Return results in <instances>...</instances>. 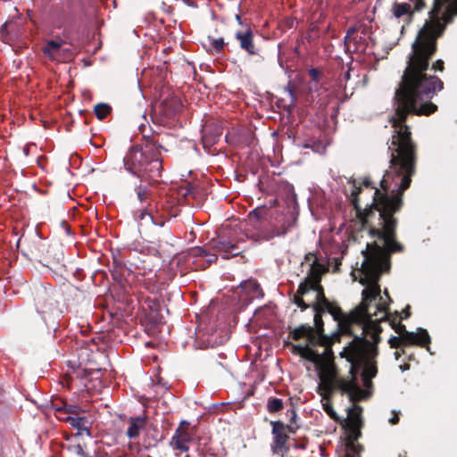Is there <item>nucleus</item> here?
Wrapping results in <instances>:
<instances>
[{
  "instance_id": "338daca9",
  "label": "nucleus",
  "mask_w": 457,
  "mask_h": 457,
  "mask_svg": "<svg viewBox=\"0 0 457 457\" xmlns=\"http://www.w3.org/2000/svg\"><path fill=\"white\" fill-rule=\"evenodd\" d=\"M384 294H385V295H386L390 299L387 289L384 290Z\"/></svg>"
},
{
  "instance_id": "a878e982",
  "label": "nucleus",
  "mask_w": 457,
  "mask_h": 457,
  "mask_svg": "<svg viewBox=\"0 0 457 457\" xmlns=\"http://www.w3.org/2000/svg\"><path fill=\"white\" fill-rule=\"evenodd\" d=\"M393 15L399 19L404 15H407L408 22H411L413 19V12L411 6L408 3H397L395 2L392 6Z\"/></svg>"
},
{
  "instance_id": "bb28decb",
  "label": "nucleus",
  "mask_w": 457,
  "mask_h": 457,
  "mask_svg": "<svg viewBox=\"0 0 457 457\" xmlns=\"http://www.w3.org/2000/svg\"><path fill=\"white\" fill-rule=\"evenodd\" d=\"M296 223L297 217L292 215L291 217L286 219L280 227L275 228L269 238H272L274 237H283L287 235L293 228L296 226Z\"/></svg>"
},
{
  "instance_id": "79ce46f5",
  "label": "nucleus",
  "mask_w": 457,
  "mask_h": 457,
  "mask_svg": "<svg viewBox=\"0 0 457 457\" xmlns=\"http://www.w3.org/2000/svg\"><path fill=\"white\" fill-rule=\"evenodd\" d=\"M303 354L304 355L302 356L303 358L312 361H316L318 359H320V355L314 350L310 348L309 345H308V352L303 353Z\"/></svg>"
},
{
  "instance_id": "0eeeda50",
  "label": "nucleus",
  "mask_w": 457,
  "mask_h": 457,
  "mask_svg": "<svg viewBox=\"0 0 457 457\" xmlns=\"http://www.w3.org/2000/svg\"><path fill=\"white\" fill-rule=\"evenodd\" d=\"M320 385L319 388L321 392L320 394L323 398L329 399L336 389L345 394L353 386V383L345 382V378L337 376V370L333 364H325L321 366L319 373Z\"/></svg>"
},
{
  "instance_id": "20e7f679",
  "label": "nucleus",
  "mask_w": 457,
  "mask_h": 457,
  "mask_svg": "<svg viewBox=\"0 0 457 457\" xmlns=\"http://www.w3.org/2000/svg\"><path fill=\"white\" fill-rule=\"evenodd\" d=\"M165 137L167 135H144L142 142L130 146L123 157L125 170L142 182H156L162 170L161 149L167 151Z\"/></svg>"
},
{
  "instance_id": "72a5a7b5",
  "label": "nucleus",
  "mask_w": 457,
  "mask_h": 457,
  "mask_svg": "<svg viewBox=\"0 0 457 457\" xmlns=\"http://www.w3.org/2000/svg\"><path fill=\"white\" fill-rule=\"evenodd\" d=\"M207 40L209 42L210 51H212L216 54H220L223 51L226 45L223 37L215 38L213 37L208 36Z\"/></svg>"
},
{
  "instance_id": "473e14b6",
  "label": "nucleus",
  "mask_w": 457,
  "mask_h": 457,
  "mask_svg": "<svg viewBox=\"0 0 457 457\" xmlns=\"http://www.w3.org/2000/svg\"><path fill=\"white\" fill-rule=\"evenodd\" d=\"M82 411L81 408L76 404H69L62 402V407H56V412L59 414L79 415Z\"/></svg>"
},
{
  "instance_id": "c03bdc74",
  "label": "nucleus",
  "mask_w": 457,
  "mask_h": 457,
  "mask_svg": "<svg viewBox=\"0 0 457 457\" xmlns=\"http://www.w3.org/2000/svg\"><path fill=\"white\" fill-rule=\"evenodd\" d=\"M323 409L329 415L330 418L337 420V413L334 411V408L330 402L328 401L325 403H323Z\"/></svg>"
},
{
  "instance_id": "4468645a",
  "label": "nucleus",
  "mask_w": 457,
  "mask_h": 457,
  "mask_svg": "<svg viewBox=\"0 0 457 457\" xmlns=\"http://www.w3.org/2000/svg\"><path fill=\"white\" fill-rule=\"evenodd\" d=\"M181 107L182 104L179 98L167 97L154 106V113L161 117L160 122L165 124L178 114Z\"/></svg>"
},
{
  "instance_id": "13d9d810",
  "label": "nucleus",
  "mask_w": 457,
  "mask_h": 457,
  "mask_svg": "<svg viewBox=\"0 0 457 457\" xmlns=\"http://www.w3.org/2000/svg\"><path fill=\"white\" fill-rule=\"evenodd\" d=\"M355 31H356V29L352 27V28L348 29L346 34L351 37V35H353Z\"/></svg>"
},
{
  "instance_id": "f3484780",
  "label": "nucleus",
  "mask_w": 457,
  "mask_h": 457,
  "mask_svg": "<svg viewBox=\"0 0 457 457\" xmlns=\"http://www.w3.org/2000/svg\"><path fill=\"white\" fill-rule=\"evenodd\" d=\"M112 279L119 285H123L126 276L130 273L120 253L112 254V262L110 268Z\"/></svg>"
},
{
  "instance_id": "393cba45",
  "label": "nucleus",
  "mask_w": 457,
  "mask_h": 457,
  "mask_svg": "<svg viewBox=\"0 0 457 457\" xmlns=\"http://www.w3.org/2000/svg\"><path fill=\"white\" fill-rule=\"evenodd\" d=\"M254 139H255L254 135L253 134V132L250 129L242 130L237 135V139H234V136H230L229 134H228L226 136V140L230 144L237 143V144H240V145H245L248 146H251L253 144Z\"/></svg>"
},
{
  "instance_id": "4be33fe9",
  "label": "nucleus",
  "mask_w": 457,
  "mask_h": 457,
  "mask_svg": "<svg viewBox=\"0 0 457 457\" xmlns=\"http://www.w3.org/2000/svg\"><path fill=\"white\" fill-rule=\"evenodd\" d=\"M312 308L314 311L313 328H314L315 336L319 337V340H323L324 342H326V345H328L329 342V338L328 337H326L324 334V322L322 320V314L325 312H328V311H327V309H324V308H318V307H312Z\"/></svg>"
},
{
  "instance_id": "9b49d317",
  "label": "nucleus",
  "mask_w": 457,
  "mask_h": 457,
  "mask_svg": "<svg viewBox=\"0 0 457 457\" xmlns=\"http://www.w3.org/2000/svg\"><path fill=\"white\" fill-rule=\"evenodd\" d=\"M272 426L273 445L274 453H286L289 450L287 445L289 440L288 434H295L299 428V426L286 425L281 420L270 421Z\"/></svg>"
},
{
  "instance_id": "5701e85b",
  "label": "nucleus",
  "mask_w": 457,
  "mask_h": 457,
  "mask_svg": "<svg viewBox=\"0 0 457 457\" xmlns=\"http://www.w3.org/2000/svg\"><path fill=\"white\" fill-rule=\"evenodd\" d=\"M63 421L68 422L72 428H76L78 432L75 436H82L83 433H86L87 436H90V428L88 427V421L86 417L76 416H67L66 418H62Z\"/></svg>"
},
{
  "instance_id": "39448f33",
  "label": "nucleus",
  "mask_w": 457,
  "mask_h": 457,
  "mask_svg": "<svg viewBox=\"0 0 457 457\" xmlns=\"http://www.w3.org/2000/svg\"><path fill=\"white\" fill-rule=\"evenodd\" d=\"M372 305H367V312L360 321H353L352 334L353 338L347 345L354 355L363 361H375L378 355V345L381 341L382 328L379 323L388 316V305L378 303L371 311Z\"/></svg>"
},
{
  "instance_id": "3c124183",
  "label": "nucleus",
  "mask_w": 457,
  "mask_h": 457,
  "mask_svg": "<svg viewBox=\"0 0 457 457\" xmlns=\"http://www.w3.org/2000/svg\"><path fill=\"white\" fill-rule=\"evenodd\" d=\"M403 316L401 319H408L411 316V307L407 305L405 309L403 311Z\"/></svg>"
},
{
  "instance_id": "8fccbe9b",
  "label": "nucleus",
  "mask_w": 457,
  "mask_h": 457,
  "mask_svg": "<svg viewBox=\"0 0 457 457\" xmlns=\"http://www.w3.org/2000/svg\"><path fill=\"white\" fill-rule=\"evenodd\" d=\"M75 452L77 454L81 455L82 457H91L88 453H86L83 450V447L80 445H77L75 446Z\"/></svg>"
},
{
  "instance_id": "f03ea898",
  "label": "nucleus",
  "mask_w": 457,
  "mask_h": 457,
  "mask_svg": "<svg viewBox=\"0 0 457 457\" xmlns=\"http://www.w3.org/2000/svg\"><path fill=\"white\" fill-rule=\"evenodd\" d=\"M450 0H434V5L428 12V19L411 44L406 67L395 93L400 98L403 112L407 103L420 106L431 102L436 93L444 88V82L438 77L427 76L426 71L429 67V61L437 52L438 38L444 35L447 25L457 15V6H449L441 15L442 8Z\"/></svg>"
},
{
  "instance_id": "a19ab883",
  "label": "nucleus",
  "mask_w": 457,
  "mask_h": 457,
  "mask_svg": "<svg viewBox=\"0 0 457 457\" xmlns=\"http://www.w3.org/2000/svg\"><path fill=\"white\" fill-rule=\"evenodd\" d=\"M431 62V60L429 61V62ZM444 70H445V62L443 60L438 59L436 62H434L431 66L429 65L428 69L426 71V75L429 76V77H436V75L428 74V71H443Z\"/></svg>"
},
{
  "instance_id": "b1692460",
  "label": "nucleus",
  "mask_w": 457,
  "mask_h": 457,
  "mask_svg": "<svg viewBox=\"0 0 457 457\" xmlns=\"http://www.w3.org/2000/svg\"><path fill=\"white\" fill-rule=\"evenodd\" d=\"M147 422V417L145 415L144 416H137V417H131L129 420V426L126 431V436L130 438H137L141 429H143Z\"/></svg>"
},
{
  "instance_id": "e433bc0d",
  "label": "nucleus",
  "mask_w": 457,
  "mask_h": 457,
  "mask_svg": "<svg viewBox=\"0 0 457 457\" xmlns=\"http://www.w3.org/2000/svg\"><path fill=\"white\" fill-rule=\"evenodd\" d=\"M364 366L361 377H368V378H373L377 376L378 368L376 361H364L362 363Z\"/></svg>"
},
{
  "instance_id": "e2e57ef3",
  "label": "nucleus",
  "mask_w": 457,
  "mask_h": 457,
  "mask_svg": "<svg viewBox=\"0 0 457 457\" xmlns=\"http://www.w3.org/2000/svg\"><path fill=\"white\" fill-rule=\"evenodd\" d=\"M236 20L238 21V23H239L240 25H243V22H242V20H241L240 15L237 14V15H236Z\"/></svg>"
},
{
  "instance_id": "680f3d73",
  "label": "nucleus",
  "mask_w": 457,
  "mask_h": 457,
  "mask_svg": "<svg viewBox=\"0 0 457 457\" xmlns=\"http://www.w3.org/2000/svg\"><path fill=\"white\" fill-rule=\"evenodd\" d=\"M62 227H64L65 229L67 230V232L70 233V227L67 225V223L65 221H62Z\"/></svg>"
},
{
  "instance_id": "c756f323",
  "label": "nucleus",
  "mask_w": 457,
  "mask_h": 457,
  "mask_svg": "<svg viewBox=\"0 0 457 457\" xmlns=\"http://www.w3.org/2000/svg\"><path fill=\"white\" fill-rule=\"evenodd\" d=\"M242 287L248 291L251 297H263L264 294L261 285L256 279H248L241 284Z\"/></svg>"
},
{
  "instance_id": "f8f14e48",
  "label": "nucleus",
  "mask_w": 457,
  "mask_h": 457,
  "mask_svg": "<svg viewBox=\"0 0 457 457\" xmlns=\"http://www.w3.org/2000/svg\"><path fill=\"white\" fill-rule=\"evenodd\" d=\"M136 219L138 223V231L141 237L153 243L154 239L158 237L156 227L162 228L164 225L163 221H155L150 212H148L146 207H143L141 210L137 212Z\"/></svg>"
},
{
  "instance_id": "5fc2aeb1",
  "label": "nucleus",
  "mask_w": 457,
  "mask_h": 457,
  "mask_svg": "<svg viewBox=\"0 0 457 457\" xmlns=\"http://www.w3.org/2000/svg\"><path fill=\"white\" fill-rule=\"evenodd\" d=\"M7 26H8V23L5 22L4 24L2 25L1 27V36L2 37L4 38V35L6 33V29H7Z\"/></svg>"
},
{
  "instance_id": "603ef678",
  "label": "nucleus",
  "mask_w": 457,
  "mask_h": 457,
  "mask_svg": "<svg viewBox=\"0 0 457 457\" xmlns=\"http://www.w3.org/2000/svg\"><path fill=\"white\" fill-rule=\"evenodd\" d=\"M361 378H362L363 385L365 387H370L372 386V381H371L372 378H368V377H361Z\"/></svg>"
},
{
  "instance_id": "ea45409f",
  "label": "nucleus",
  "mask_w": 457,
  "mask_h": 457,
  "mask_svg": "<svg viewBox=\"0 0 457 457\" xmlns=\"http://www.w3.org/2000/svg\"><path fill=\"white\" fill-rule=\"evenodd\" d=\"M390 325L395 332L399 336H404L406 332H409L406 329L405 325H403L401 321H395V318L390 320Z\"/></svg>"
},
{
  "instance_id": "37998d69",
  "label": "nucleus",
  "mask_w": 457,
  "mask_h": 457,
  "mask_svg": "<svg viewBox=\"0 0 457 457\" xmlns=\"http://www.w3.org/2000/svg\"><path fill=\"white\" fill-rule=\"evenodd\" d=\"M411 2H413L414 6L411 11L414 12H421L426 6H427V0H410Z\"/></svg>"
},
{
  "instance_id": "4d7b16f0",
  "label": "nucleus",
  "mask_w": 457,
  "mask_h": 457,
  "mask_svg": "<svg viewBox=\"0 0 457 457\" xmlns=\"http://www.w3.org/2000/svg\"><path fill=\"white\" fill-rule=\"evenodd\" d=\"M149 449L147 448L146 450L145 451H142L140 453H139V457H152L149 453H148Z\"/></svg>"
},
{
  "instance_id": "423d86ee",
  "label": "nucleus",
  "mask_w": 457,
  "mask_h": 457,
  "mask_svg": "<svg viewBox=\"0 0 457 457\" xmlns=\"http://www.w3.org/2000/svg\"><path fill=\"white\" fill-rule=\"evenodd\" d=\"M361 412V406L356 404L347 410V419L345 420V425L346 432L345 451H347L348 455L353 454L354 453H358V452L364 450L363 445L357 443L362 435L361 428L363 427V420Z\"/></svg>"
},
{
  "instance_id": "dca6fc26",
  "label": "nucleus",
  "mask_w": 457,
  "mask_h": 457,
  "mask_svg": "<svg viewBox=\"0 0 457 457\" xmlns=\"http://www.w3.org/2000/svg\"><path fill=\"white\" fill-rule=\"evenodd\" d=\"M289 334L290 337L295 341H298L305 337L310 345H326V342L319 340V337L315 336L313 327L308 324H302L297 328H295L289 332Z\"/></svg>"
},
{
  "instance_id": "412c9836",
  "label": "nucleus",
  "mask_w": 457,
  "mask_h": 457,
  "mask_svg": "<svg viewBox=\"0 0 457 457\" xmlns=\"http://www.w3.org/2000/svg\"><path fill=\"white\" fill-rule=\"evenodd\" d=\"M328 270L327 267L320 262L319 260H314L311 263V268L307 273L306 278L301 283L312 284L321 281L322 275Z\"/></svg>"
},
{
  "instance_id": "2f4dec72",
  "label": "nucleus",
  "mask_w": 457,
  "mask_h": 457,
  "mask_svg": "<svg viewBox=\"0 0 457 457\" xmlns=\"http://www.w3.org/2000/svg\"><path fill=\"white\" fill-rule=\"evenodd\" d=\"M61 46H62V43L54 41V40H50L43 47V52L46 55H47L51 59H56Z\"/></svg>"
},
{
  "instance_id": "052dcab7",
  "label": "nucleus",
  "mask_w": 457,
  "mask_h": 457,
  "mask_svg": "<svg viewBox=\"0 0 457 457\" xmlns=\"http://www.w3.org/2000/svg\"><path fill=\"white\" fill-rule=\"evenodd\" d=\"M350 37H350L349 35H347V34L345 35V38H344V41H345V46H347V43H348V41L350 40Z\"/></svg>"
},
{
  "instance_id": "7ed1b4c3",
  "label": "nucleus",
  "mask_w": 457,
  "mask_h": 457,
  "mask_svg": "<svg viewBox=\"0 0 457 457\" xmlns=\"http://www.w3.org/2000/svg\"><path fill=\"white\" fill-rule=\"evenodd\" d=\"M364 260L359 272L361 277L359 282L366 286L362 290V301L357 308L349 314H345L340 306L335 302H330L325 295L324 288L320 282L306 285L307 293L311 290L316 293L315 302L312 307L327 309L335 321L337 323L338 330L342 334H352L353 321H360L367 312V305L373 301L382 300L381 289L378 281L383 273L388 272L391 268V259L388 253L382 250V246L377 242L369 243L366 248L361 251Z\"/></svg>"
},
{
  "instance_id": "774afa93",
  "label": "nucleus",
  "mask_w": 457,
  "mask_h": 457,
  "mask_svg": "<svg viewBox=\"0 0 457 457\" xmlns=\"http://www.w3.org/2000/svg\"><path fill=\"white\" fill-rule=\"evenodd\" d=\"M56 407H62V404L54 403V408L56 409Z\"/></svg>"
},
{
  "instance_id": "a18cd8bd",
  "label": "nucleus",
  "mask_w": 457,
  "mask_h": 457,
  "mask_svg": "<svg viewBox=\"0 0 457 457\" xmlns=\"http://www.w3.org/2000/svg\"><path fill=\"white\" fill-rule=\"evenodd\" d=\"M293 348H294V352L300 354L301 357L303 355H304L303 353L308 352V345H293Z\"/></svg>"
},
{
  "instance_id": "de8ad7c7",
  "label": "nucleus",
  "mask_w": 457,
  "mask_h": 457,
  "mask_svg": "<svg viewBox=\"0 0 457 457\" xmlns=\"http://www.w3.org/2000/svg\"><path fill=\"white\" fill-rule=\"evenodd\" d=\"M287 412H290V414H288L289 415V422H290L289 425L297 426L295 424V420L297 418L296 411L294 409H291L290 411H287Z\"/></svg>"
},
{
  "instance_id": "864d4df0",
  "label": "nucleus",
  "mask_w": 457,
  "mask_h": 457,
  "mask_svg": "<svg viewBox=\"0 0 457 457\" xmlns=\"http://www.w3.org/2000/svg\"><path fill=\"white\" fill-rule=\"evenodd\" d=\"M389 422L392 424V425H396L398 422H399V417L398 415L395 413L394 414V416L389 420Z\"/></svg>"
},
{
  "instance_id": "09e8293b",
  "label": "nucleus",
  "mask_w": 457,
  "mask_h": 457,
  "mask_svg": "<svg viewBox=\"0 0 457 457\" xmlns=\"http://www.w3.org/2000/svg\"><path fill=\"white\" fill-rule=\"evenodd\" d=\"M314 260H319L316 253H312V252H309L308 253L305 254L304 256V261L305 262H311L312 263V262Z\"/></svg>"
},
{
  "instance_id": "69168bd1",
  "label": "nucleus",
  "mask_w": 457,
  "mask_h": 457,
  "mask_svg": "<svg viewBox=\"0 0 457 457\" xmlns=\"http://www.w3.org/2000/svg\"><path fill=\"white\" fill-rule=\"evenodd\" d=\"M295 21L293 20L288 21V27L292 28L294 26Z\"/></svg>"
},
{
  "instance_id": "7c9ffc66",
  "label": "nucleus",
  "mask_w": 457,
  "mask_h": 457,
  "mask_svg": "<svg viewBox=\"0 0 457 457\" xmlns=\"http://www.w3.org/2000/svg\"><path fill=\"white\" fill-rule=\"evenodd\" d=\"M307 294L306 285L303 283H300L295 295H294V303L301 308L302 311H304L308 308H312V303H306L303 300V296Z\"/></svg>"
},
{
  "instance_id": "0e129e2a",
  "label": "nucleus",
  "mask_w": 457,
  "mask_h": 457,
  "mask_svg": "<svg viewBox=\"0 0 457 457\" xmlns=\"http://www.w3.org/2000/svg\"><path fill=\"white\" fill-rule=\"evenodd\" d=\"M59 415H60V416H58V418H59L60 420H62V418H66L67 416H71L70 414H63V415H62V414H59Z\"/></svg>"
},
{
  "instance_id": "1a4fd4ad",
  "label": "nucleus",
  "mask_w": 457,
  "mask_h": 457,
  "mask_svg": "<svg viewBox=\"0 0 457 457\" xmlns=\"http://www.w3.org/2000/svg\"><path fill=\"white\" fill-rule=\"evenodd\" d=\"M345 353H346L347 361L351 363L349 370L350 378H345V382L350 384L353 383V386L349 390L345 391V394H348L350 401L355 403L361 400L365 394L364 390L358 386L357 382L358 374L364 361L362 360H359L354 355V353L349 350L348 346L345 347Z\"/></svg>"
},
{
  "instance_id": "f704fd0d",
  "label": "nucleus",
  "mask_w": 457,
  "mask_h": 457,
  "mask_svg": "<svg viewBox=\"0 0 457 457\" xmlns=\"http://www.w3.org/2000/svg\"><path fill=\"white\" fill-rule=\"evenodd\" d=\"M112 112V107L105 103H99L95 105L94 112L98 120L105 119Z\"/></svg>"
},
{
  "instance_id": "cd10ccee",
  "label": "nucleus",
  "mask_w": 457,
  "mask_h": 457,
  "mask_svg": "<svg viewBox=\"0 0 457 457\" xmlns=\"http://www.w3.org/2000/svg\"><path fill=\"white\" fill-rule=\"evenodd\" d=\"M308 75L311 78V81L309 83L310 90L318 91L324 79V73L322 70L320 68H312L309 70Z\"/></svg>"
},
{
  "instance_id": "9d476101",
  "label": "nucleus",
  "mask_w": 457,
  "mask_h": 457,
  "mask_svg": "<svg viewBox=\"0 0 457 457\" xmlns=\"http://www.w3.org/2000/svg\"><path fill=\"white\" fill-rule=\"evenodd\" d=\"M431 338L425 328H419L417 332H406L404 336H393L389 338L388 344L391 348L398 349L402 345H419L429 351Z\"/></svg>"
},
{
  "instance_id": "6e6d98bb",
  "label": "nucleus",
  "mask_w": 457,
  "mask_h": 457,
  "mask_svg": "<svg viewBox=\"0 0 457 457\" xmlns=\"http://www.w3.org/2000/svg\"><path fill=\"white\" fill-rule=\"evenodd\" d=\"M404 353H405L404 350L401 349V351H398V350L395 351L394 355H395V359L398 360L402 356V354H404Z\"/></svg>"
},
{
  "instance_id": "58836bf2",
  "label": "nucleus",
  "mask_w": 457,
  "mask_h": 457,
  "mask_svg": "<svg viewBox=\"0 0 457 457\" xmlns=\"http://www.w3.org/2000/svg\"><path fill=\"white\" fill-rule=\"evenodd\" d=\"M354 189L352 191V204L358 213H361V208L359 204V195L361 193V187H356L353 180Z\"/></svg>"
},
{
  "instance_id": "aec40b11",
  "label": "nucleus",
  "mask_w": 457,
  "mask_h": 457,
  "mask_svg": "<svg viewBox=\"0 0 457 457\" xmlns=\"http://www.w3.org/2000/svg\"><path fill=\"white\" fill-rule=\"evenodd\" d=\"M191 254L196 258L197 268L204 270L218 259L217 253H210L202 247H196L192 250Z\"/></svg>"
},
{
  "instance_id": "c85d7f7f",
  "label": "nucleus",
  "mask_w": 457,
  "mask_h": 457,
  "mask_svg": "<svg viewBox=\"0 0 457 457\" xmlns=\"http://www.w3.org/2000/svg\"><path fill=\"white\" fill-rule=\"evenodd\" d=\"M154 182L148 184L147 182H142L141 180H139V184L135 187L137 197L140 203L145 204L150 200L152 195L150 186Z\"/></svg>"
},
{
  "instance_id": "49530a36",
  "label": "nucleus",
  "mask_w": 457,
  "mask_h": 457,
  "mask_svg": "<svg viewBox=\"0 0 457 457\" xmlns=\"http://www.w3.org/2000/svg\"><path fill=\"white\" fill-rule=\"evenodd\" d=\"M263 212H265L264 208H256L253 211H252L249 215L259 220L262 217Z\"/></svg>"
},
{
  "instance_id": "2eb2a0df",
  "label": "nucleus",
  "mask_w": 457,
  "mask_h": 457,
  "mask_svg": "<svg viewBox=\"0 0 457 457\" xmlns=\"http://www.w3.org/2000/svg\"><path fill=\"white\" fill-rule=\"evenodd\" d=\"M189 423L181 421L179 426L175 430V433L170 440V446L173 449L180 450L181 452H188L189 447L187 444L191 441L192 437L188 433Z\"/></svg>"
},
{
  "instance_id": "6ab92c4d",
  "label": "nucleus",
  "mask_w": 457,
  "mask_h": 457,
  "mask_svg": "<svg viewBox=\"0 0 457 457\" xmlns=\"http://www.w3.org/2000/svg\"><path fill=\"white\" fill-rule=\"evenodd\" d=\"M211 248L219 253L223 259H228L240 253V250L237 244L227 239L212 240Z\"/></svg>"
},
{
  "instance_id": "bf43d9fd",
  "label": "nucleus",
  "mask_w": 457,
  "mask_h": 457,
  "mask_svg": "<svg viewBox=\"0 0 457 457\" xmlns=\"http://www.w3.org/2000/svg\"><path fill=\"white\" fill-rule=\"evenodd\" d=\"M350 70H348L345 74H344V78L345 80H348L350 79Z\"/></svg>"
},
{
  "instance_id": "6e6552de",
  "label": "nucleus",
  "mask_w": 457,
  "mask_h": 457,
  "mask_svg": "<svg viewBox=\"0 0 457 457\" xmlns=\"http://www.w3.org/2000/svg\"><path fill=\"white\" fill-rule=\"evenodd\" d=\"M33 301L37 313L46 322V315L58 316V301L55 297L54 291L44 286L34 288Z\"/></svg>"
},
{
  "instance_id": "ddd939ff",
  "label": "nucleus",
  "mask_w": 457,
  "mask_h": 457,
  "mask_svg": "<svg viewBox=\"0 0 457 457\" xmlns=\"http://www.w3.org/2000/svg\"><path fill=\"white\" fill-rule=\"evenodd\" d=\"M235 37L239 44L241 50L245 51L249 56H258L263 60L262 48L254 42V33L249 24H245L242 29L235 33Z\"/></svg>"
},
{
  "instance_id": "a211bd4d",
  "label": "nucleus",
  "mask_w": 457,
  "mask_h": 457,
  "mask_svg": "<svg viewBox=\"0 0 457 457\" xmlns=\"http://www.w3.org/2000/svg\"><path fill=\"white\" fill-rule=\"evenodd\" d=\"M222 134V129L214 122H207L202 129V144L204 148H211L220 139Z\"/></svg>"
},
{
  "instance_id": "f257e3e1",
  "label": "nucleus",
  "mask_w": 457,
  "mask_h": 457,
  "mask_svg": "<svg viewBox=\"0 0 457 457\" xmlns=\"http://www.w3.org/2000/svg\"><path fill=\"white\" fill-rule=\"evenodd\" d=\"M401 101L394 96L395 114L390 119L394 133L388 144L390 153L389 167L386 170L380 187L383 191L377 188L370 178H364L362 186L374 189L373 200L369 208L363 210L362 223L370 226V235L383 240L382 250L391 255L403 253L404 246L396 240V228L398 224L395 214L403 205V194L411 183L416 173L418 161V145L411 137V128L406 124L408 116H429L437 111V105L427 102L416 106L407 103L401 112Z\"/></svg>"
},
{
  "instance_id": "4c0bfd02",
  "label": "nucleus",
  "mask_w": 457,
  "mask_h": 457,
  "mask_svg": "<svg viewBox=\"0 0 457 457\" xmlns=\"http://www.w3.org/2000/svg\"><path fill=\"white\" fill-rule=\"evenodd\" d=\"M74 0H65L61 9L62 21L71 17L73 12Z\"/></svg>"
},
{
  "instance_id": "c9c22d12",
  "label": "nucleus",
  "mask_w": 457,
  "mask_h": 457,
  "mask_svg": "<svg viewBox=\"0 0 457 457\" xmlns=\"http://www.w3.org/2000/svg\"><path fill=\"white\" fill-rule=\"evenodd\" d=\"M267 411L270 413H276L281 411L284 407L282 399L277 397H270L267 401Z\"/></svg>"
}]
</instances>
